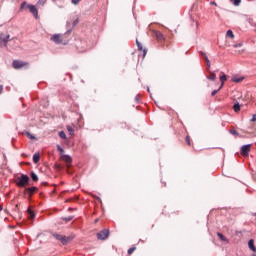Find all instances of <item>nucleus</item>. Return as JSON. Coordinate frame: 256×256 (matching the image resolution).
Returning <instances> with one entry per match:
<instances>
[{
	"instance_id": "f704fd0d",
	"label": "nucleus",
	"mask_w": 256,
	"mask_h": 256,
	"mask_svg": "<svg viewBox=\"0 0 256 256\" xmlns=\"http://www.w3.org/2000/svg\"><path fill=\"white\" fill-rule=\"evenodd\" d=\"M79 1L81 0H72L73 5H79Z\"/></svg>"
},
{
	"instance_id": "7c9ffc66",
	"label": "nucleus",
	"mask_w": 256,
	"mask_h": 256,
	"mask_svg": "<svg viewBox=\"0 0 256 256\" xmlns=\"http://www.w3.org/2000/svg\"><path fill=\"white\" fill-rule=\"evenodd\" d=\"M185 141L187 145L191 146V138L189 136H186Z\"/></svg>"
},
{
	"instance_id": "ea45409f",
	"label": "nucleus",
	"mask_w": 256,
	"mask_h": 256,
	"mask_svg": "<svg viewBox=\"0 0 256 256\" xmlns=\"http://www.w3.org/2000/svg\"><path fill=\"white\" fill-rule=\"evenodd\" d=\"M221 89H223V82H221V85H220L218 91H221Z\"/></svg>"
},
{
	"instance_id": "5701e85b",
	"label": "nucleus",
	"mask_w": 256,
	"mask_h": 256,
	"mask_svg": "<svg viewBox=\"0 0 256 256\" xmlns=\"http://www.w3.org/2000/svg\"><path fill=\"white\" fill-rule=\"evenodd\" d=\"M220 81L222 85H225V81H227V75L222 73V76H220Z\"/></svg>"
},
{
	"instance_id": "473e14b6",
	"label": "nucleus",
	"mask_w": 256,
	"mask_h": 256,
	"mask_svg": "<svg viewBox=\"0 0 256 256\" xmlns=\"http://www.w3.org/2000/svg\"><path fill=\"white\" fill-rule=\"evenodd\" d=\"M234 49H237L238 47H243V43H238L233 45Z\"/></svg>"
},
{
	"instance_id": "72a5a7b5",
	"label": "nucleus",
	"mask_w": 256,
	"mask_h": 256,
	"mask_svg": "<svg viewBox=\"0 0 256 256\" xmlns=\"http://www.w3.org/2000/svg\"><path fill=\"white\" fill-rule=\"evenodd\" d=\"M217 93H219V90H213L211 93L212 97H215Z\"/></svg>"
},
{
	"instance_id": "393cba45",
	"label": "nucleus",
	"mask_w": 256,
	"mask_h": 256,
	"mask_svg": "<svg viewBox=\"0 0 256 256\" xmlns=\"http://www.w3.org/2000/svg\"><path fill=\"white\" fill-rule=\"evenodd\" d=\"M217 236L219 237V239H221V241H227V237H225V235H223L222 233H217Z\"/></svg>"
},
{
	"instance_id": "39448f33",
	"label": "nucleus",
	"mask_w": 256,
	"mask_h": 256,
	"mask_svg": "<svg viewBox=\"0 0 256 256\" xmlns=\"http://www.w3.org/2000/svg\"><path fill=\"white\" fill-rule=\"evenodd\" d=\"M109 237V230L104 229L97 233V239H100L101 241H105Z\"/></svg>"
},
{
	"instance_id": "cd10ccee",
	"label": "nucleus",
	"mask_w": 256,
	"mask_h": 256,
	"mask_svg": "<svg viewBox=\"0 0 256 256\" xmlns=\"http://www.w3.org/2000/svg\"><path fill=\"white\" fill-rule=\"evenodd\" d=\"M137 250V247H131L129 250H128V255H133V252H135Z\"/></svg>"
},
{
	"instance_id": "c03bdc74",
	"label": "nucleus",
	"mask_w": 256,
	"mask_h": 256,
	"mask_svg": "<svg viewBox=\"0 0 256 256\" xmlns=\"http://www.w3.org/2000/svg\"><path fill=\"white\" fill-rule=\"evenodd\" d=\"M135 99H136L137 103H139V97H136Z\"/></svg>"
},
{
	"instance_id": "20e7f679",
	"label": "nucleus",
	"mask_w": 256,
	"mask_h": 256,
	"mask_svg": "<svg viewBox=\"0 0 256 256\" xmlns=\"http://www.w3.org/2000/svg\"><path fill=\"white\" fill-rule=\"evenodd\" d=\"M11 40V35L0 34V46L4 45V47H7V43Z\"/></svg>"
},
{
	"instance_id": "423d86ee",
	"label": "nucleus",
	"mask_w": 256,
	"mask_h": 256,
	"mask_svg": "<svg viewBox=\"0 0 256 256\" xmlns=\"http://www.w3.org/2000/svg\"><path fill=\"white\" fill-rule=\"evenodd\" d=\"M249 153H251V144L241 147V155H243V157L249 156Z\"/></svg>"
},
{
	"instance_id": "4c0bfd02",
	"label": "nucleus",
	"mask_w": 256,
	"mask_h": 256,
	"mask_svg": "<svg viewBox=\"0 0 256 256\" xmlns=\"http://www.w3.org/2000/svg\"><path fill=\"white\" fill-rule=\"evenodd\" d=\"M27 135H28V137H30L31 139H35V136H33V135L29 134V133H27Z\"/></svg>"
},
{
	"instance_id": "a878e982",
	"label": "nucleus",
	"mask_w": 256,
	"mask_h": 256,
	"mask_svg": "<svg viewBox=\"0 0 256 256\" xmlns=\"http://www.w3.org/2000/svg\"><path fill=\"white\" fill-rule=\"evenodd\" d=\"M59 137H60L61 139H67V134H65L64 131H60V132H59Z\"/></svg>"
},
{
	"instance_id": "c9c22d12",
	"label": "nucleus",
	"mask_w": 256,
	"mask_h": 256,
	"mask_svg": "<svg viewBox=\"0 0 256 256\" xmlns=\"http://www.w3.org/2000/svg\"><path fill=\"white\" fill-rule=\"evenodd\" d=\"M256 121V114H254L253 116H252V119H251V122L253 123V122H255Z\"/></svg>"
},
{
	"instance_id": "6e6552de",
	"label": "nucleus",
	"mask_w": 256,
	"mask_h": 256,
	"mask_svg": "<svg viewBox=\"0 0 256 256\" xmlns=\"http://www.w3.org/2000/svg\"><path fill=\"white\" fill-rule=\"evenodd\" d=\"M27 9H29L30 13L37 19L39 17V11L34 5L28 4Z\"/></svg>"
},
{
	"instance_id": "f03ea898",
	"label": "nucleus",
	"mask_w": 256,
	"mask_h": 256,
	"mask_svg": "<svg viewBox=\"0 0 256 256\" xmlns=\"http://www.w3.org/2000/svg\"><path fill=\"white\" fill-rule=\"evenodd\" d=\"M16 185L22 188L27 187L29 185V176L22 174L21 177L17 178Z\"/></svg>"
},
{
	"instance_id": "aec40b11",
	"label": "nucleus",
	"mask_w": 256,
	"mask_h": 256,
	"mask_svg": "<svg viewBox=\"0 0 256 256\" xmlns=\"http://www.w3.org/2000/svg\"><path fill=\"white\" fill-rule=\"evenodd\" d=\"M39 159H41V156L39 155V153H35L33 155V162L34 163H39Z\"/></svg>"
},
{
	"instance_id": "37998d69",
	"label": "nucleus",
	"mask_w": 256,
	"mask_h": 256,
	"mask_svg": "<svg viewBox=\"0 0 256 256\" xmlns=\"http://www.w3.org/2000/svg\"><path fill=\"white\" fill-rule=\"evenodd\" d=\"M77 23H79V19H77V20L74 22V25H77Z\"/></svg>"
},
{
	"instance_id": "f3484780",
	"label": "nucleus",
	"mask_w": 256,
	"mask_h": 256,
	"mask_svg": "<svg viewBox=\"0 0 256 256\" xmlns=\"http://www.w3.org/2000/svg\"><path fill=\"white\" fill-rule=\"evenodd\" d=\"M207 79H209V81H215V79H217V74H215V72H209Z\"/></svg>"
},
{
	"instance_id": "a211bd4d",
	"label": "nucleus",
	"mask_w": 256,
	"mask_h": 256,
	"mask_svg": "<svg viewBox=\"0 0 256 256\" xmlns=\"http://www.w3.org/2000/svg\"><path fill=\"white\" fill-rule=\"evenodd\" d=\"M27 212H28V219H35V212H33L31 208H28Z\"/></svg>"
},
{
	"instance_id": "7ed1b4c3",
	"label": "nucleus",
	"mask_w": 256,
	"mask_h": 256,
	"mask_svg": "<svg viewBox=\"0 0 256 256\" xmlns=\"http://www.w3.org/2000/svg\"><path fill=\"white\" fill-rule=\"evenodd\" d=\"M12 66L15 69H23V67H29V62H23L21 60H14Z\"/></svg>"
},
{
	"instance_id": "c85d7f7f",
	"label": "nucleus",
	"mask_w": 256,
	"mask_h": 256,
	"mask_svg": "<svg viewBox=\"0 0 256 256\" xmlns=\"http://www.w3.org/2000/svg\"><path fill=\"white\" fill-rule=\"evenodd\" d=\"M25 7H27V2H22L21 6H20V11H23V9H25Z\"/></svg>"
},
{
	"instance_id": "b1692460",
	"label": "nucleus",
	"mask_w": 256,
	"mask_h": 256,
	"mask_svg": "<svg viewBox=\"0 0 256 256\" xmlns=\"http://www.w3.org/2000/svg\"><path fill=\"white\" fill-rule=\"evenodd\" d=\"M231 3H233V5H235V7H239V5H241V0H230Z\"/></svg>"
},
{
	"instance_id": "de8ad7c7",
	"label": "nucleus",
	"mask_w": 256,
	"mask_h": 256,
	"mask_svg": "<svg viewBox=\"0 0 256 256\" xmlns=\"http://www.w3.org/2000/svg\"><path fill=\"white\" fill-rule=\"evenodd\" d=\"M253 256H256V254H255V255H253Z\"/></svg>"
},
{
	"instance_id": "e433bc0d",
	"label": "nucleus",
	"mask_w": 256,
	"mask_h": 256,
	"mask_svg": "<svg viewBox=\"0 0 256 256\" xmlns=\"http://www.w3.org/2000/svg\"><path fill=\"white\" fill-rule=\"evenodd\" d=\"M57 149H58V151H60V153H63V148H61V146H57Z\"/></svg>"
},
{
	"instance_id": "9d476101",
	"label": "nucleus",
	"mask_w": 256,
	"mask_h": 256,
	"mask_svg": "<svg viewBox=\"0 0 256 256\" xmlns=\"http://www.w3.org/2000/svg\"><path fill=\"white\" fill-rule=\"evenodd\" d=\"M51 41H54V43H63V36L61 34H55L51 37Z\"/></svg>"
},
{
	"instance_id": "0eeeda50",
	"label": "nucleus",
	"mask_w": 256,
	"mask_h": 256,
	"mask_svg": "<svg viewBox=\"0 0 256 256\" xmlns=\"http://www.w3.org/2000/svg\"><path fill=\"white\" fill-rule=\"evenodd\" d=\"M61 159H62V161H64V163H66L67 169H70L71 168V163H73V159L71 158V156L62 155Z\"/></svg>"
},
{
	"instance_id": "a19ab883",
	"label": "nucleus",
	"mask_w": 256,
	"mask_h": 256,
	"mask_svg": "<svg viewBox=\"0 0 256 256\" xmlns=\"http://www.w3.org/2000/svg\"><path fill=\"white\" fill-rule=\"evenodd\" d=\"M3 93V85H0V95Z\"/></svg>"
},
{
	"instance_id": "4be33fe9",
	"label": "nucleus",
	"mask_w": 256,
	"mask_h": 256,
	"mask_svg": "<svg viewBox=\"0 0 256 256\" xmlns=\"http://www.w3.org/2000/svg\"><path fill=\"white\" fill-rule=\"evenodd\" d=\"M226 37H229L230 39H235V34L231 30H228L226 32Z\"/></svg>"
},
{
	"instance_id": "f8f14e48",
	"label": "nucleus",
	"mask_w": 256,
	"mask_h": 256,
	"mask_svg": "<svg viewBox=\"0 0 256 256\" xmlns=\"http://www.w3.org/2000/svg\"><path fill=\"white\" fill-rule=\"evenodd\" d=\"M136 44L139 51H143V57H145L147 55V49H143V44H141L139 40H136Z\"/></svg>"
},
{
	"instance_id": "2f4dec72",
	"label": "nucleus",
	"mask_w": 256,
	"mask_h": 256,
	"mask_svg": "<svg viewBox=\"0 0 256 256\" xmlns=\"http://www.w3.org/2000/svg\"><path fill=\"white\" fill-rule=\"evenodd\" d=\"M64 221H66V223H69V221H73V216H69L67 218H63Z\"/></svg>"
},
{
	"instance_id": "49530a36",
	"label": "nucleus",
	"mask_w": 256,
	"mask_h": 256,
	"mask_svg": "<svg viewBox=\"0 0 256 256\" xmlns=\"http://www.w3.org/2000/svg\"><path fill=\"white\" fill-rule=\"evenodd\" d=\"M164 187H167V183L164 182Z\"/></svg>"
},
{
	"instance_id": "9b49d317",
	"label": "nucleus",
	"mask_w": 256,
	"mask_h": 256,
	"mask_svg": "<svg viewBox=\"0 0 256 256\" xmlns=\"http://www.w3.org/2000/svg\"><path fill=\"white\" fill-rule=\"evenodd\" d=\"M153 37H156L158 41H164L165 36L160 31H153Z\"/></svg>"
},
{
	"instance_id": "dca6fc26",
	"label": "nucleus",
	"mask_w": 256,
	"mask_h": 256,
	"mask_svg": "<svg viewBox=\"0 0 256 256\" xmlns=\"http://www.w3.org/2000/svg\"><path fill=\"white\" fill-rule=\"evenodd\" d=\"M245 79V77H243V76H233L232 77V79H231V81L233 82V83H241V81H243Z\"/></svg>"
},
{
	"instance_id": "6ab92c4d",
	"label": "nucleus",
	"mask_w": 256,
	"mask_h": 256,
	"mask_svg": "<svg viewBox=\"0 0 256 256\" xmlns=\"http://www.w3.org/2000/svg\"><path fill=\"white\" fill-rule=\"evenodd\" d=\"M233 110L235 113H239L241 111V105L239 103L234 104Z\"/></svg>"
},
{
	"instance_id": "a18cd8bd",
	"label": "nucleus",
	"mask_w": 256,
	"mask_h": 256,
	"mask_svg": "<svg viewBox=\"0 0 256 256\" xmlns=\"http://www.w3.org/2000/svg\"><path fill=\"white\" fill-rule=\"evenodd\" d=\"M0 211H3V206H0Z\"/></svg>"
},
{
	"instance_id": "f257e3e1",
	"label": "nucleus",
	"mask_w": 256,
	"mask_h": 256,
	"mask_svg": "<svg viewBox=\"0 0 256 256\" xmlns=\"http://www.w3.org/2000/svg\"><path fill=\"white\" fill-rule=\"evenodd\" d=\"M53 237L57 239V241H60L62 245H68V243H71L73 239H75V234H70L69 236L61 235V234H53Z\"/></svg>"
},
{
	"instance_id": "4468645a",
	"label": "nucleus",
	"mask_w": 256,
	"mask_h": 256,
	"mask_svg": "<svg viewBox=\"0 0 256 256\" xmlns=\"http://www.w3.org/2000/svg\"><path fill=\"white\" fill-rule=\"evenodd\" d=\"M202 57H204L205 61H206V65L208 69H211V61L209 60V58L207 57V54L205 52L201 53Z\"/></svg>"
},
{
	"instance_id": "bb28decb",
	"label": "nucleus",
	"mask_w": 256,
	"mask_h": 256,
	"mask_svg": "<svg viewBox=\"0 0 256 256\" xmlns=\"http://www.w3.org/2000/svg\"><path fill=\"white\" fill-rule=\"evenodd\" d=\"M31 179L34 181H39V177H37V174H35V172L31 173Z\"/></svg>"
},
{
	"instance_id": "ddd939ff",
	"label": "nucleus",
	"mask_w": 256,
	"mask_h": 256,
	"mask_svg": "<svg viewBox=\"0 0 256 256\" xmlns=\"http://www.w3.org/2000/svg\"><path fill=\"white\" fill-rule=\"evenodd\" d=\"M248 247L251 251H253L254 253L256 252V247H255V240L250 239L248 241Z\"/></svg>"
},
{
	"instance_id": "c756f323",
	"label": "nucleus",
	"mask_w": 256,
	"mask_h": 256,
	"mask_svg": "<svg viewBox=\"0 0 256 256\" xmlns=\"http://www.w3.org/2000/svg\"><path fill=\"white\" fill-rule=\"evenodd\" d=\"M229 133H231V135H239V132L236 131L235 129H231Z\"/></svg>"
},
{
	"instance_id": "58836bf2",
	"label": "nucleus",
	"mask_w": 256,
	"mask_h": 256,
	"mask_svg": "<svg viewBox=\"0 0 256 256\" xmlns=\"http://www.w3.org/2000/svg\"><path fill=\"white\" fill-rule=\"evenodd\" d=\"M55 167H56V169H58V170H61L62 169V167L60 166V165H55Z\"/></svg>"
},
{
	"instance_id": "2eb2a0df",
	"label": "nucleus",
	"mask_w": 256,
	"mask_h": 256,
	"mask_svg": "<svg viewBox=\"0 0 256 256\" xmlns=\"http://www.w3.org/2000/svg\"><path fill=\"white\" fill-rule=\"evenodd\" d=\"M202 57H204L205 61H206V65L208 69H211V61L209 60V58L207 57V54L205 52L201 53Z\"/></svg>"
},
{
	"instance_id": "1a4fd4ad",
	"label": "nucleus",
	"mask_w": 256,
	"mask_h": 256,
	"mask_svg": "<svg viewBox=\"0 0 256 256\" xmlns=\"http://www.w3.org/2000/svg\"><path fill=\"white\" fill-rule=\"evenodd\" d=\"M37 191H39V188L35 186L25 189V193L28 194L29 197H32L35 193H37Z\"/></svg>"
},
{
	"instance_id": "79ce46f5",
	"label": "nucleus",
	"mask_w": 256,
	"mask_h": 256,
	"mask_svg": "<svg viewBox=\"0 0 256 256\" xmlns=\"http://www.w3.org/2000/svg\"><path fill=\"white\" fill-rule=\"evenodd\" d=\"M38 5H45V3L39 1V2H38Z\"/></svg>"
},
{
	"instance_id": "412c9836",
	"label": "nucleus",
	"mask_w": 256,
	"mask_h": 256,
	"mask_svg": "<svg viewBox=\"0 0 256 256\" xmlns=\"http://www.w3.org/2000/svg\"><path fill=\"white\" fill-rule=\"evenodd\" d=\"M66 129H67L69 135H75V129H73V127L66 126Z\"/></svg>"
}]
</instances>
